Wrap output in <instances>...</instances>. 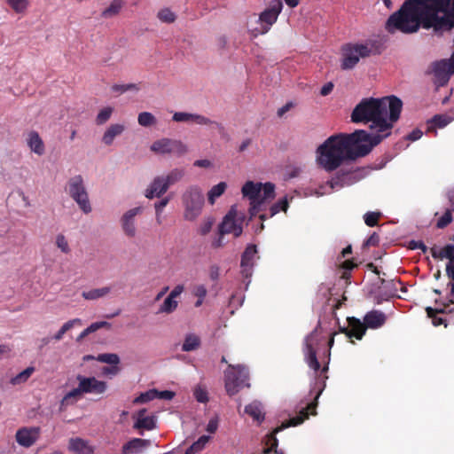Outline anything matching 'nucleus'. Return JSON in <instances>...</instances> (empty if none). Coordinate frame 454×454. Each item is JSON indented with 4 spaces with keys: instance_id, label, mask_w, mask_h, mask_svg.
I'll use <instances>...</instances> for the list:
<instances>
[{
    "instance_id": "f257e3e1",
    "label": "nucleus",
    "mask_w": 454,
    "mask_h": 454,
    "mask_svg": "<svg viewBox=\"0 0 454 454\" xmlns=\"http://www.w3.org/2000/svg\"><path fill=\"white\" fill-rule=\"evenodd\" d=\"M433 29L439 35L454 28V0H405L386 23L389 33L417 32L419 27Z\"/></svg>"
},
{
    "instance_id": "f03ea898",
    "label": "nucleus",
    "mask_w": 454,
    "mask_h": 454,
    "mask_svg": "<svg viewBox=\"0 0 454 454\" xmlns=\"http://www.w3.org/2000/svg\"><path fill=\"white\" fill-rule=\"evenodd\" d=\"M403 109V102L396 96H387L382 98H364L356 106L351 121L355 123L371 122L370 129L376 133L364 132L368 136L364 145H378L391 134L394 124L399 120Z\"/></svg>"
},
{
    "instance_id": "7ed1b4c3",
    "label": "nucleus",
    "mask_w": 454,
    "mask_h": 454,
    "mask_svg": "<svg viewBox=\"0 0 454 454\" xmlns=\"http://www.w3.org/2000/svg\"><path fill=\"white\" fill-rule=\"evenodd\" d=\"M367 138L364 129H356L351 134L331 136L317 149V165L326 172H333L346 160H354L367 155L373 148V144L364 145Z\"/></svg>"
},
{
    "instance_id": "20e7f679",
    "label": "nucleus",
    "mask_w": 454,
    "mask_h": 454,
    "mask_svg": "<svg viewBox=\"0 0 454 454\" xmlns=\"http://www.w3.org/2000/svg\"><path fill=\"white\" fill-rule=\"evenodd\" d=\"M321 392L322 390H319L316 394L314 400L308 403L305 408H302L299 415L291 418L286 422L282 423L281 426L277 427L266 435L265 444L267 445V447L263 449L261 454H270L273 450V448L278 447V440L276 437L278 433L289 427H296L298 425H301L305 419H309V415L317 414L316 409L317 406V399L321 395Z\"/></svg>"
},
{
    "instance_id": "39448f33",
    "label": "nucleus",
    "mask_w": 454,
    "mask_h": 454,
    "mask_svg": "<svg viewBox=\"0 0 454 454\" xmlns=\"http://www.w3.org/2000/svg\"><path fill=\"white\" fill-rule=\"evenodd\" d=\"M379 53L374 42L369 41L364 43H345L341 46V63L342 70L353 69L360 59L368 58Z\"/></svg>"
},
{
    "instance_id": "423d86ee",
    "label": "nucleus",
    "mask_w": 454,
    "mask_h": 454,
    "mask_svg": "<svg viewBox=\"0 0 454 454\" xmlns=\"http://www.w3.org/2000/svg\"><path fill=\"white\" fill-rule=\"evenodd\" d=\"M249 372L244 364H228L224 372V385L227 394L232 396L238 394L242 388L249 387Z\"/></svg>"
},
{
    "instance_id": "0eeeda50",
    "label": "nucleus",
    "mask_w": 454,
    "mask_h": 454,
    "mask_svg": "<svg viewBox=\"0 0 454 454\" xmlns=\"http://www.w3.org/2000/svg\"><path fill=\"white\" fill-rule=\"evenodd\" d=\"M182 202L184 207V219L195 220L200 215L205 202L202 190L197 185L187 187L182 195Z\"/></svg>"
},
{
    "instance_id": "6e6552de",
    "label": "nucleus",
    "mask_w": 454,
    "mask_h": 454,
    "mask_svg": "<svg viewBox=\"0 0 454 454\" xmlns=\"http://www.w3.org/2000/svg\"><path fill=\"white\" fill-rule=\"evenodd\" d=\"M66 191L84 214L91 212L92 207L89 200V194L81 175L69 178Z\"/></svg>"
},
{
    "instance_id": "1a4fd4ad",
    "label": "nucleus",
    "mask_w": 454,
    "mask_h": 454,
    "mask_svg": "<svg viewBox=\"0 0 454 454\" xmlns=\"http://www.w3.org/2000/svg\"><path fill=\"white\" fill-rule=\"evenodd\" d=\"M320 325V322H318L317 327L305 337L302 348L306 363L309 368L314 370L316 372L319 371L321 366L317 357V350L321 342V338L318 333Z\"/></svg>"
},
{
    "instance_id": "9d476101",
    "label": "nucleus",
    "mask_w": 454,
    "mask_h": 454,
    "mask_svg": "<svg viewBox=\"0 0 454 454\" xmlns=\"http://www.w3.org/2000/svg\"><path fill=\"white\" fill-rule=\"evenodd\" d=\"M283 9V3L281 0H272L269 6L260 14L259 22L261 27L256 29V34H266L270 29L271 26L276 23L278 15Z\"/></svg>"
},
{
    "instance_id": "9b49d317",
    "label": "nucleus",
    "mask_w": 454,
    "mask_h": 454,
    "mask_svg": "<svg viewBox=\"0 0 454 454\" xmlns=\"http://www.w3.org/2000/svg\"><path fill=\"white\" fill-rule=\"evenodd\" d=\"M151 151L160 154L174 153L182 156L187 153V146L179 140L161 138L152 144Z\"/></svg>"
},
{
    "instance_id": "f8f14e48",
    "label": "nucleus",
    "mask_w": 454,
    "mask_h": 454,
    "mask_svg": "<svg viewBox=\"0 0 454 454\" xmlns=\"http://www.w3.org/2000/svg\"><path fill=\"white\" fill-rule=\"evenodd\" d=\"M244 216L238 217L237 211L234 207H231L227 215L223 217V222L219 225V232L221 235L232 233L234 237L238 238L242 234V222Z\"/></svg>"
},
{
    "instance_id": "ddd939ff",
    "label": "nucleus",
    "mask_w": 454,
    "mask_h": 454,
    "mask_svg": "<svg viewBox=\"0 0 454 454\" xmlns=\"http://www.w3.org/2000/svg\"><path fill=\"white\" fill-rule=\"evenodd\" d=\"M337 171L334 177H333L329 184L333 189L335 187H343L355 184L358 181L359 173L353 166L342 165Z\"/></svg>"
},
{
    "instance_id": "4468645a",
    "label": "nucleus",
    "mask_w": 454,
    "mask_h": 454,
    "mask_svg": "<svg viewBox=\"0 0 454 454\" xmlns=\"http://www.w3.org/2000/svg\"><path fill=\"white\" fill-rule=\"evenodd\" d=\"M242 193L244 197L250 200L249 212L252 216H254L261 211L262 200L260 199L262 193V184H254L252 181H247L242 187Z\"/></svg>"
},
{
    "instance_id": "2eb2a0df",
    "label": "nucleus",
    "mask_w": 454,
    "mask_h": 454,
    "mask_svg": "<svg viewBox=\"0 0 454 454\" xmlns=\"http://www.w3.org/2000/svg\"><path fill=\"white\" fill-rule=\"evenodd\" d=\"M82 394L103 395L107 390V383L99 380L95 377H84L78 375L76 377Z\"/></svg>"
},
{
    "instance_id": "dca6fc26",
    "label": "nucleus",
    "mask_w": 454,
    "mask_h": 454,
    "mask_svg": "<svg viewBox=\"0 0 454 454\" xmlns=\"http://www.w3.org/2000/svg\"><path fill=\"white\" fill-rule=\"evenodd\" d=\"M172 120L176 122L193 121L200 125H215L220 131L223 130V129H224L221 123L212 121L204 115H200V114H197L176 112L173 114Z\"/></svg>"
},
{
    "instance_id": "f3484780",
    "label": "nucleus",
    "mask_w": 454,
    "mask_h": 454,
    "mask_svg": "<svg viewBox=\"0 0 454 454\" xmlns=\"http://www.w3.org/2000/svg\"><path fill=\"white\" fill-rule=\"evenodd\" d=\"M40 436V427H22L16 432L17 442L25 448L31 447Z\"/></svg>"
},
{
    "instance_id": "a211bd4d",
    "label": "nucleus",
    "mask_w": 454,
    "mask_h": 454,
    "mask_svg": "<svg viewBox=\"0 0 454 454\" xmlns=\"http://www.w3.org/2000/svg\"><path fill=\"white\" fill-rule=\"evenodd\" d=\"M142 211L141 207H134L128 210L121 218V228L129 238H134L137 233L135 217Z\"/></svg>"
},
{
    "instance_id": "6ab92c4d",
    "label": "nucleus",
    "mask_w": 454,
    "mask_h": 454,
    "mask_svg": "<svg viewBox=\"0 0 454 454\" xmlns=\"http://www.w3.org/2000/svg\"><path fill=\"white\" fill-rule=\"evenodd\" d=\"M257 253L256 246L248 245L241 256L240 267H241V274L245 278H248L252 275L253 269V260Z\"/></svg>"
},
{
    "instance_id": "aec40b11",
    "label": "nucleus",
    "mask_w": 454,
    "mask_h": 454,
    "mask_svg": "<svg viewBox=\"0 0 454 454\" xmlns=\"http://www.w3.org/2000/svg\"><path fill=\"white\" fill-rule=\"evenodd\" d=\"M387 316L384 312L377 309L371 310L364 317V324L366 329H378L385 325Z\"/></svg>"
},
{
    "instance_id": "412c9836",
    "label": "nucleus",
    "mask_w": 454,
    "mask_h": 454,
    "mask_svg": "<svg viewBox=\"0 0 454 454\" xmlns=\"http://www.w3.org/2000/svg\"><path fill=\"white\" fill-rule=\"evenodd\" d=\"M168 187L163 178V176H156L148 188L145 190V196L147 199H153L154 197L160 198L163 195Z\"/></svg>"
},
{
    "instance_id": "4be33fe9",
    "label": "nucleus",
    "mask_w": 454,
    "mask_h": 454,
    "mask_svg": "<svg viewBox=\"0 0 454 454\" xmlns=\"http://www.w3.org/2000/svg\"><path fill=\"white\" fill-rule=\"evenodd\" d=\"M146 410L141 409L136 415V422L133 427L136 429L153 430L156 427V418L146 416Z\"/></svg>"
},
{
    "instance_id": "5701e85b",
    "label": "nucleus",
    "mask_w": 454,
    "mask_h": 454,
    "mask_svg": "<svg viewBox=\"0 0 454 454\" xmlns=\"http://www.w3.org/2000/svg\"><path fill=\"white\" fill-rule=\"evenodd\" d=\"M150 445V441L141 438H133L121 447L122 454H135L142 451L143 448Z\"/></svg>"
},
{
    "instance_id": "b1692460",
    "label": "nucleus",
    "mask_w": 454,
    "mask_h": 454,
    "mask_svg": "<svg viewBox=\"0 0 454 454\" xmlns=\"http://www.w3.org/2000/svg\"><path fill=\"white\" fill-rule=\"evenodd\" d=\"M347 321L349 327V338L354 337L356 340H361L366 332V325H364V322L354 317H348Z\"/></svg>"
},
{
    "instance_id": "393cba45",
    "label": "nucleus",
    "mask_w": 454,
    "mask_h": 454,
    "mask_svg": "<svg viewBox=\"0 0 454 454\" xmlns=\"http://www.w3.org/2000/svg\"><path fill=\"white\" fill-rule=\"evenodd\" d=\"M68 448L77 454H93L94 452V449L89 444V442L80 437L71 438Z\"/></svg>"
},
{
    "instance_id": "a878e982",
    "label": "nucleus",
    "mask_w": 454,
    "mask_h": 454,
    "mask_svg": "<svg viewBox=\"0 0 454 454\" xmlns=\"http://www.w3.org/2000/svg\"><path fill=\"white\" fill-rule=\"evenodd\" d=\"M27 145L32 152L41 156L45 153V146L38 132L30 131L27 137Z\"/></svg>"
},
{
    "instance_id": "bb28decb",
    "label": "nucleus",
    "mask_w": 454,
    "mask_h": 454,
    "mask_svg": "<svg viewBox=\"0 0 454 454\" xmlns=\"http://www.w3.org/2000/svg\"><path fill=\"white\" fill-rule=\"evenodd\" d=\"M125 129L122 124H112L105 131L102 137V142L106 145H111L117 136H120Z\"/></svg>"
},
{
    "instance_id": "cd10ccee",
    "label": "nucleus",
    "mask_w": 454,
    "mask_h": 454,
    "mask_svg": "<svg viewBox=\"0 0 454 454\" xmlns=\"http://www.w3.org/2000/svg\"><path fill=\"white\" fill-rule=\"evenodd\" d=\"M245 412L252 417L254 420L262 423L264 420V412L260 402L254 401L245 407Z\"/></svg>"
},
{
    "instance_id": "c85d7f7f",
    "label": "nucleus",
    "mask_w": 454,
    "mask_h": 454,
    "mask_svg": "<svg viewBox=\"0 0 454 454\" xmlns=\"http://www.w3.org/2000/svg\"><path fill=\"white\" fill-rule=\"evenodd\" d=\"M82 395L79 386L67 393L60 401L59 411H63L67 406L75 403Z\"/></svg>"
},
{
    "instance_id": "c756f323",
    "label": "nucleus",
    "mask_w": 454,
    "mask_h": 454,
    "mask_svg": "<svg viewBox=\"0 0 454 454\" xmlns=\"http://www.w3.org/2000/svg\"><path fill=\"white\" fill-rule=\"evenodd\" d=\"M82 395L79 386L67 393L60 401L59 411H63L67 406L75 403Z\"/></svg>"
},
{
    "instance_id": "7c9ffc66",
    "label": "nucleus",
    "mask_w": 454,
    "mask_h": 454,
    "mask_svg": "<svg viewBox=\"0 0 454 454\" xmlns=\"http://www.w3.org/2000/svg\"><path fill=\"white\" fill-rule=\"evenodd\" d=\"M430 253L434 259L446 258L449 260V262L454 263V245H446L439 252L436 250L435 247H432L430 249Z\"/></svg>"
},
{
    "instance_id": "2f4dec72",
    "label": "nucleus",
    "mask_w": 454,
    "mask_h": 454,
    "mask_svg": "<svg viewBox=\"0 0 454 454\" xmlns=\"http://www.w3.org/2000/svg\"><path fill=\"white\" fill-rule=\"evenodd\" d=\"M184 175L185 170L184 168H176L169 171L166 176H163V178L169 188L171 185L180 182L184 178Z\"/></svg>"
},
{
    "instance_id": "473e14b6",
    "label": "nucleus",
    "mask_w": 454,
    "mask_h": 454,
    "mask_svg": "<svg viewBox=\"0 0 454 454\" xmlns=\"http://www.w3.org/2000/svg\"><path fill=\"white\" fill-rule=\"evenodd\" d=\"M200 339L195 334H188L185 336L182 345V350L184 352L193 351L200 347Z\"/></svg>"
},
{
    "instance_id": "72a5a7b5",
    "label": "nucleus",
    "mask_w": 454,
    "mask_h": 454,
    "mask_svg": "<svg viewBox=\"0 0 454 454\" xmlns=\"http://www.w3.org/2000/svg\"><path fill=\"white\" fill-rule=\"evenodd\" d=\"M111 292V287L104 286L101 288L91 289L82 293L85 300H97L107 295Z\"/></svg>"
},
{
    "instance_id": "f704fd0d",
    "label": "nucleus",
    "mask_w": 454,
    "mask_h": 454,
    "mask_svg": "<svg viewBox=\"0 0 454 454\" xmlns=\"http://www.w3.org/2000/svg\"><path fill=\"white\" fill-rule=\"evenodd\" d=\"M227 184L225 182H220L216 185H214L207 192L208 202L214 205L215 200L225 192Z\"/></svg>"
},
{
    "instance_id": "c9c22d12",
    "label": "nucleus",
    "mask_w": 454,
    "mask_h": 454,
    "mask_svg": "<svg viewBox=\"0 0 454 454\" xmlns=\"http://www.w3.org/2000/svg\"><path fill=\"white\" fill-rule=\"evenodd\" d=\"M426 311L427 317L432 319V323L434 326L444 325V326L447 327V319L436 316L437 314H442L441 309H433L431 307H427L426 308Z\"/></svg>"
},
{
    "instance_id": "e433bc0d",
    "label": "nucleus",
    "mask_w": 454,
    "mask_h": 454,
    "mask_svg": "<svg viewBox=\"0 0 454 454\" xmlns=\"http://www.w3.org/2000/svg\"><path fill=\"white\" fill-rule=\"evenodd\" d=\"M210 437L207 435L200 436L196 442H194L186 450L184 454H195L204 449Z\"/></svg>"
},
{
    "instance_id": "4c0bfd02",
    "label": "nucleus",
    "mask_w": 454,
    "mask_h": 454,
    "mask_svg": "<svg viewBox=\"0 0 454 454\" xmlns=\"http://www.w3.org/2000/svg\"><path fill=\"white\" fill-rule=\"evenodd\" d=\"M122 7L120 0H114L111 4L102 12V17L105 19L112 18L117 15Z\"/></svg>"
},
{
    "instance_id": "58836bf2",
    "label": "nucleus",
    "mask_w": 454,
    "mask_h": 454,
    "mask_svg": "<svg viewBox=\"0 0 454 454\" xmlns=\"http://www.w3.org/2000/svg\"><path fill=\"white\" fill-rule=\"evenodd\" d=\"M177 305H178L177 301L175 298L168 295L165 299V301H163L161 306L160 307L159 312L160 313H167V314L172 313L173 311H175L176 309Z\"/></svg>"
},
{
    "instance_id": "ea45409f",
    "label": "nucleus",
    "mask_w": 454,
    "mask_h": 454,
    "mask_svg": "<svg viewBox=\"0 0 454 454\" xmlns=\"http://www.w3.org/2000/svg\"><path fill=\"white\" fill-rule=\"evenodd\" d=\"M34 371H35V368L32 366L26 368L24 371H22L21 372H20L19 374H17L15 377H13L12 379V380H11L12 384L19 385V384L26 382L29 379V377L32 375Z\"/></svg>"
},
{
    "instance_id": "a19ab883",
    "label": "nucleus",
    "mask_w": 454,
    "mask_h": 454,
    "mask_svg": "<svg viewBox=\"0 0 454 454\" xmlns=\"http://www.w3.org/2000/svg\"><path fill=\"white\" fill-rule=\"evenodd\" d=\"M275 196V186L271 183H265L262 184V193L260 199L262 200V205L265 200L273 199Z\"/></svg>"
},
{
    "instance_id": "79ce46f5",
    "label": "nucleus",
    "mask_w": 454,
    "mask_h": 454,
    "mask_svg": "<svg viewBox=\"0 0 454 454\" xmlns=\"http://www.w3.org/2000/svg\"><path fill=\"white\" fill-rule=\"evenodd\" d=\"M96 360L98 362H101V363H106V364H111V365H118V364L120 363L119 356L117 354H114V353L99 354L96 357Z\"/></svg>"
},
{
    "instance_id": "37998d69",
    "label": "nucleus",
    "mask_w": 454,
    "mask_h": 454,
    "mask_svg": "<svg viewBox=\"0 0 454 454\" xmlns=\"http://www.w3.org/2000/svg\"><path fill=\"white\" fill-rule=\"evenodd\" d=\"M137 121L143 127H150L156 123V118L149 112H142L138 114Z\"/></svg>"
},
{
    "instance_id": "c03bdc74",
    "label": "nucleus",
    "mask_w": 454,
    "mask_h": 454,
    "mask_svg": "<svg viewBox=\"0 0 454 454\" xmlns=\"http://www.w3.org/2000/svg\"><path fill=\"white\" fill-rule=\"evenodd\" d=\"M158 19L164 23L171 24L176 20V14L171 12L168 8L161 9L158 12Z\"/></svg>"
},
{
    "instance_id": "a18cd8bd",
    "label": "nucleus",
    "mask_w": 454,
    "mask_h": 454,
    "mask_svg": "<svg viewBox=\"0 0 454 454\" xmlns=\"http://www.w3.org/2000/svg\"><path fill=\"white\" fill-rule=\"evenodd\" d=\"M113 112L114 108L111 106L101 109L96 117L97 125L105 124L111 118Z\"/></svg>"
},
{
    "instance_id": "49530a36",
    "label": "nucleus",
    "mask_w": 454,
    "mask_h": 454,
    "mask_svg": "<svg viewBox=\"0 0 454 454\" xmlns=\"http://www.w3.org/2000/svg\"><path fill=\"white\" fill-rule=\"evenodd\" d=\"M451 121V118L447 115L436 114L429 121L431 125L437 128H444Z\"/></svg>"
},
{
    "instance_id": "de8ad7c7",
    "label": "nucleus",
    "mask_w": 454,
    "mask_h": 454,
    "mask_svg": "<svg viewBox=\"0 0 454 454\" xmlns=\"http://www.w3.org/2000/svg\"><path fill=\"white\" fill-rule=\"evenodd\" d=\"M380 216H381V213L380 212H372V211H369V212L364 214V223H365V224L367 226L374 227V226L378 225L379 219H380Z\"/></svg>"
},
{
    "instance_id": "09e8293b",
    "label": "nucleus",
    "mask_w": 454,
    "mask_h": 454,
    "mask_svg": "<svg viewBox=\"0 0 454 454\" xmlns=\"http://www.w3.org/2000/svg\"><path fill=\"white\" fill-rule=\"evenodd\" d=\"M6 2L17 13L23 12L28 5L27 0H6Z\"/></svg>"
},
{
    "instance_id": "8fccbe9b",
    "label": "nucleus",
    "mask_w": 454,
    "mask_h": 454,
    "mask_svg": "<svg viewBox=\"0 0 454 454\" xmlns=\"http://www.w3.org/2000/svg\"><path fill=\"white\" fill-rule=\"evenodd\" d=\"M452 212H453L452 210L448 208L444 212V214L438 219V221L436 223V227L438 229L445 228L453 221Z\"/></svg>"
},
{
    "instance_id": "3c124183",
    "label": "nucleus",
    "mask_w": 454,
    "mask_h": 454,
    "mask_svg": "<svg viewBox=\"0 0 454 454\" xmlns=\"http://www.w3.org/2000/svg\"><path fill=\"white\" fill-rule=\"evenodd\" d=\"M155 398H157V390L156 389H152V390H149L147 392L142 393L139 396H137L134 400V403H147L149 401H152V400H153Z\"/></svg>"
},
{
    "instance_id": "603ef678",
    "label": "nucleus",
    "mask_w": 454,
    "mask_h": 454,
    "mask_svg": "<svg viewBox=\"0 0 454 454\" xmlns=\"http://www.w3.org/2000/svg\"><path fill=\"white\" fill-rule=\"evenodd\" d=\"M111 90L114 92L122 94L128 90H138L139 87L136 83L114 84L112 86Z\"/></svg>"
},
{
    "instance_id": "864d4df0",
    "label": "nucleus",
    "mask_w": 454,
    "mask_h": 454,
    "mask_svg": "<svg viewBox=\"0 0 454 454\" xmlns=\"http://www.w3.org/2000/svg\"><path fill=\"white\" fill-rule=\"evenodd\" d=\"M287 208H288V201L285 198L271 206V207L270 209V216L275 215L276 214L279 213L281 210L286 212L287 210Z\"/></svg>"
},
{
    "instance_id": "5fc2aeb1",
    "label": "nucleus",
    "mask_w": 454,
    "mask_h": 454,
    "mask_svg": "<svg viewBox=\"0 0 454 454\" xmlns=\"http://www.w3.org/2000/svg\"><path fill=\"white\" fill-rule=\"evenodd\" d=\"M57 247L65 254L70 252L68 242L63 234H59L56 238Z\"/></svg>"
},
{
    "instance_id": "6e6d98bb",
    "label": "nucleus",
    "mask_w": 454,
    "mask_h": 454,
    "mask_svg": "<svg viewBox=\"0 0 454 454\" xmlns=\"http://www.w3.org/2000/svg\"><path fill=\"white\" fill-rule=\"evenodd\" d=\"M441 313L449 315L454 323V300L453 299H450L448 302L443 303V307L441 309Z\"/></svg>"
},
{
    "instance_id": "4d7b16f0",
    "label": "nucleus",
    "mask_w": 454,
    "mask_h": 454,
    "mask_svg": "<svg viewBox=\"0 0 454 454\" xmlns=\"http://www.w3.org/2000/svg\"><path fill=\"white\" fill-rule=\"evenodd\" d=\"M194 397L199 403H206L208 401L207 390L201 387H197L194 390Z\"/></svg>"
},
{
    "instance_id": "13d9d810",
    "label": "nucleus",
    "mask_w": 454,
    "mask_h": 454,
    "mask_svg": "<svg viewBox=\"0 0 454 454\" xmlns=\"http://www.w3.org/2000/svg\"><path fill=\"white\" fill-rule=\"evenodd\" d=\"M103 327H110V324L106 321L92 323L90 326L87 327V332H89V333H92Z\"/></svg>"
},
{
    "instance_id": "bf43d9fd",
    "label": "nucleus",
    "mask_w": 454,
    "mask_h": 454,
    "mask_svg": "<svg viewBox=\"0 0 454 454\" xmlns=\"http://www.w3.org/2000/svg\"><path fill=\"white\" fill-rule=\"evenodd\" d=\"M380 243V237L373 232L364 243V247H377Z\"/></svg>"
},
{
    "instance_id": "052dcab7",
    "label": "nucleus",
    "mask_w": 454,
    "mask_h": 454,
    "mask_svg": "<svg viewBox=\"0 0 454 454\" xmlns=\"http://www.w3.org/2000/svg\"><path fill=\"white\" fill-rule=\"evenodd\" d=\"M219 276H220V268L218 265H211L209 267V278L211 280L213 281H216L218 280L219 278Z\"/></svg>"
},
{
    "instance_id": "680f3d73",
    "label": "nucleus",
    "mask_w": 454,
    "mask_h": 454,
    "mask_svg": "<svg viewBox=\"0 0 454 454\" xmlns=\"http://www.w3.org/2000/svg\"><path fill=\"white\" fill-rule=\"evenodd\" d=\"M193 294L198 297L204 299L207 295V288L203 285H199L194 287Z\"/></svg>"
},
{
    "instance_id": "e2e57ef3",
    "label": "nucleus",
    "mask_w": 454,
    "mask_h": 454,
    "mask_svg": "<svg viewBox=\"0 0 454 454\" xmlns=\"http://www.w3.org/2000/svg\"><path fill=\"white\" fill-rule=\"evenodd\" d=\"M82 325V320L80 318H74V319H71V320L66 322L61 327L64 328L66 330V332H68L75 325Z\"/></svg>"
},
{
    "instance_id": "0e129e2a",
    "label": "nucleus",
    "mask_w": 454,
    "mask_h": 454,
    "mask_svg": "<svg viewBox=\"0 0 454 454\" xmlns=\"http://www.w3.org/2000/svg\"><path fill=\"white\" fill-rule=\"evenodd\" d=\"M410 248H411V249H419L423 253H427V247L421 240H419V241L412 240V241H411L410 242Z\"/></svg>"
},
{
    "instance_id": "69168bd1",
    "label": "nucleus",
    "mask_w": 454,
    "mask_h": 454,
    "mask_svg": "<svg viewBox=\"0 0 454 454\" xmlns=\"http://www.w3.org/2000/svg\"><path fill=\"white\" fill-rule=\"evenodd\" d=\"M217 428H218V419L216 417L212 418L207 425V431L210 434H214V433H215Z\"/></svg>"
},
{
    "instance_id": "338daca9",
    "label": "nucleus",
    "mask_w": 454,
    "mask_h": 454,
    "mask_svg": "<svg viewBox=\"0 0 454 454\" xmlns=\"http://www.w3.org/2000/svg\"><path fill=\"white\" fill-rule=\"evenodd\" d=\"M175 396V393L169 390L158 391L157 398L164 400H171Z\"/></svg>"
},
{
    "instance_id": "774afa93",
    "label": "nucleus",
    "mask_w": 454,
    "mask_h": 454,
    "mask_svg": "<svg viewBox=\"0 0 454 454\" xmlns=\"http://www.w3.org/2000/svg\"><path fill=\"white\" fill-rule=\"evenodd\" d=\"M169 197H165L154 204L155 212H162L163 208L168 204Z\"/></svg>"
}]
</instances>
